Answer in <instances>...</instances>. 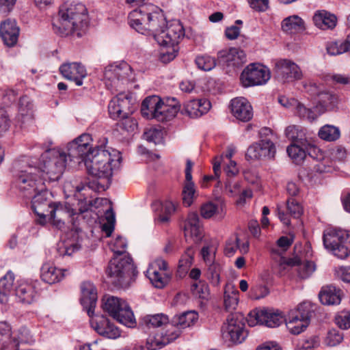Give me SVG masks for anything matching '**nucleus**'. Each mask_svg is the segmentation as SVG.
<instances>
[{"instance_id": "473e14b6", "label": "nucleus", "mask_w": 350, "mask_h": 350, "mask_svg": "<svg viewBox=\"0 0 350 350\" xmlns=\"http://www.w3.org/2000/svg\"><path fill=\"white\" fill-rule=\"evenodd\" d=\"M161 100V98L155 95L146 97L143 100L141 106L142 116L147 119L156 120V114Z\"/></svg>"}, {"instance_id": "f257e3e1", "label": "nucleus", "mask_w": 350, "mask_h": 350, "mask_svg": "<svg viewBox=\"0 0 350 350\" xmlns=\"http://www.w3.org/2000/svg\"><path fill=\"white\" fill-rule=\"evenodd\" d=\"M129 23L139 33L152 35L161 46L159 58L163 63L173 60L178 51V44L185 36V29L178 21L167 25L164 15L155 5L144 6L129 15Z\"/></svg>"}, {"instance_id": "aec40b11", "label": "nucleus", "mask_w": 350, "mask_h": 350, "mask_svg": "<svg viewBox=\"0 0 350 350\" xmlns=\"http://www.w3.org/2000/svg\"><path fill=\"white\" fill-rule=\"evenodd\" d=\"M230 111L234 117L243 122H247L253 117L252 105L243 97L235 98L231 100Z\"/></svg>"}, {"instance_id": "5fc2aeb1", "label": "nucleus", "mask_w": 350, "mask_h": 350, "mask_svg": "<svg viewBox=\"0 0 350 350\" xmlns=\"http://www.w3.org/2000/svg\"><path fill=\"white\" fill-rule=\"evenodd\" d=\"M296 266H298V275L302 279L308 278L314 271L316 267L313 262L306 261L303 263L299 262ZM295 267V265L294 266Z\"/></svg>"}, {"instance_id": "a19ab883", "label": "nucleus", "mask_w": 350, "mask_h": 350, "mask_svg": "<svg viewBox=\"0 0 350 350\" xmlns=\"http://www.w3.org/2000/svg\"><path fill=\"white\" fill-rule=\"evenodd\" d=\"M259 141L262 159L274 160L276 154V148L274 143L267 138L261 139Z\"/></svg>"}, {"instance_id": "cd10ccee", "label": "nucleus", "mask_w": 350, "mask_h": 350, "mask_svg": "<svg viewBox=\"0 0 350 350\" xmlns=\"http://www.w3.org/2000/svg\"><path fill=\"white\" fill-rule=\"evenodd\" d=\"M211 107V102L207 99H193L185 105V111L190 118H196L206 113Z\"/></svg>"}, {"instance_id": "680f3d73", "label": "nucleus", "mask_w": 350, "mask_h": 350, "mask_svg": "<svg viewBox=\"0 0 350 350\" xmlns=\"http://www.w3.org/2000/svg\"><path fill=\"white\" fill-rule=\"evenodd\" d=\"M191 290L193 295L202 299H206L209 295L208 285L203 282H195L191 285Z\"/></svg>"}, {"instance_id": "2eb2a0df", "label": "nucleus", "mask_w": 350, "mask_h": 350, "mask_svg": "<svg viewBox=\"0 0 350 350\" xmlns=\"http://www.w3.org/2000/svg\"><path fill=\"white\" fill-rule=\"evenodd\" d=\"M49 192L45 189L44 186L43 189H38L30 198L31 200V207L34 213L39 216L38 222L41 225L46 224V217L48 215L49 211L53 206L48 200Z\"/></svg>"}, {"instance_id": "a878e982", "label": "nucleus", "mask_w": 350, "mask_h": 350, "mask_svg": "<svg viewBox=\"0 0 350 350\" xmlns=\"http://www.w3.org/2000/svg\"><path fill=\"white\" fill-rule=\"evenodd\" d=\"M90 324L98 334L107 338L115 339L120 335L119 329L104 317H101L98 320L92 319Z\"/></svg>"}, {"instance_id": "a18cd8bd", "label": "nucleus", "mask_w": 350, "mask_h": 350, "mask_svg": "<svg viewBox=\"0 0 350 350\" xmlns=\"http://www.w3.org/2000/svg\"><path fill=\"white\" fill-rule=\"evenodd\" d=\"M217 250V243L216 241H211L202 247L201 255L206 265L216 262L215 254Z\"/></svg>"}, {"instance_id": "4d7b16f0", "label": "nucleus", "mask_w": 350, "mask_h": 350, "mask_svg": "<svg viewBox=\"0 0 350 350\" xmlns=\"http://www.w3.org/2000/svg\"><path fill=\"white\" fill-rule=\"evenodd\" d=\"M317 108V107H315L314 110H312L311 109L307 108L303 104L298 103L296 106V111L301 118H306L309 121L312 122L314 120L318 117V116H319V113L317 114L314 111Z\"/></svg>"}, {"instance_id": "774afa93", "label": "nucleus", "mask_w": 350, "mask_h": 350, "mask_svg": "<svg viewBox=\"0 0 350 350\" xmlns=\"http://www.w3.org/2000/svg\"><path fill=\"white\" fill-rule=\"evenodd\" d=\"M304 90L312 96H319L321 92L323 89V86L321 84H317L312 80H309L303 83Z\"/></svg>"}, {"instance_id": "bf43d9fd", "label": "nucleus", "mask_w": 350, "mask_h": 350, "mask_svg": "<svg viewBox=\"0 0 350 350\" xmlns=\"http://www.w3.org/2000/svg\"><path fill=\"white\" fill-rule=\"evenodd\" d=\"M260 149V141L250 146L245 153V159L248 161L262 160Z\"/></svg>"}, {"instance_id": "dca6fc26", "label": "nucleus", "mask_w": 350, "mask_h": 350, "mask_svg": "<svg viewBox=\"0 0 350 350\" xmlns=\"http://www.w3.org/2000/svg\"><path fill=\"white\" fill-rule=\"evenodd\" d=\"M167 268V262L161 258L157 259L150 264L146 275L156 288H161L166 284L167 278L165 271Z\"/></svg>"}, {"instance_id": "c03bdc74", "label": "nucleus", "mask_w": 350, "mask_h": 350, "mask_svg": "<svg viewBox=\"0 0 350 350\" xmlns=\"http://www.w3.org/2000/svg\"><path fill=\"white\" fill-rule=\"evenodd\" d=\"M113 99L118 100V107L120 111V118H127L132 112V104L131 98L124 94H120Z\"/></svg>"}, {"instance_id": "f3484780", "label": "nucleus", "mask_w": 350, "mask_h": 350, "mask_svg": "<svg viewBox=\"0 0 350 350\" xmlns=\"http://www.w3.org/2000/svg\"><path fill=\"white\" fill-rule=\"evenodd\" d=\"M217 59L228 68L232 69L242 66L247 62L245 53L235 47L219 51Z\"/></svg>"}, {"instance_id": "5701e85b", "label": "nucleus", "mask_w": 350, "mask_h": 350, "mask_svg": "<svg viewBox=\"0 0 350 350\" xmlns=\"http://www.w3.org/2000/svg\"><path fill=\"white\" fill-rule=\"evenodd\" d=\"M286 213L283 207L277 206L278 216L280 220L286 226L291 224L290 216L293 218H299L303 214L304 210L301 205L295 199L289 198L286 201Z\"/></svg>"}, {"instance_id": "79ce46f5", "label": "nucleus", "mask_w": 350, "mask_h": 350, "mask_svg": "<svg viewBox=\"0 0 350 350\" xmlns=\"http://www.w3.org/2000/svg\"><path fill=\"white\" fill-rule=\"evenodd\" d=\"M20 116L22 124L31 122L33 119V104L26 96L21 98Z\"/></svg>"}, {"instance_id": "4c0bfd02", "label": "nucleus", "mask_w": 350, "mask_h": 350, "mask_svg": "<svg viewBox=\"0 0 350 350\" xmlns=\"http://www.w3.org/2000/svg\"><path fill=\"white\" fill-rule=\"evenodd\" d=\"M169 321L168 317L163 313L148 314L142 319V325L146 328L164 326Z\"/></svg>"}, {"instance_id": "20e7f679", "label": "nucleus", "mask_w": 350, "mask_h": 350, "mask_svg": "<svg viewBox=\"0 0 350 350\" xmlns=\"http://www.w3.org/2000/svg\"><path fill=\"white\" fill-rule=\"evenodd\" d=\"M67 161L66 154L57 148H51L44 152L40 159L38 172L44 179L57 181L62 177Z\"/></svg>"}, {"instance_id": "6e6552de", "label": "nucleus", "mask_w": 350, "mask_h": 350, "mask_svg": "<svg viewBox=\"0 0 350 350\" xmlns=\"http://www.w3.org/2000/svg\"><path fill=\"white\" fill-rule=\"evenodd\" d=\"M37 172L38 170L36 167L28 166L16 175V186L27 198H31L38 189H44V183L38 178Z\"/></svg>"}, {"instance_id": "49530a36", "label": "nucleus", "mask_w": 350, "mask_h": 350, "mask_svg": "<svg viewBox=\"0 0 350 350\" xmlns=\"http://www.w3.org/2000/svg\"><path fill=\"white\" fill-rule=\"evenodd\" d=\"M195 249L190 246L187 248L185 253L179 260L178 269L180 271L185 273L193 264Z\"/></svg>"}, {"instance_id": "c756f323", "label": "nucleus", "mask_w": 350, "mask_h": 350, "mask_svg": "<svg viewBox=\"0 0 350 350\" xmlns=\"http://www.w3.org/2000/svg\"><path fill=\"white\" fill-rule=\"evenodd\" d=\"M65 271L57 268L52 263L46 262L42 266L40 276L44 282L52 284L62 280Z\"/></svg>"}, {"instance_id": "4468645a", "label": "nucleus", "mask_w": 350, "mask_h": 350, "mask_svg": "<svg viewBox=\"0 0 350 350\" xmlns=\"http://www.w3.org/2000/svg\"><path fill=\"white\" fill-rule=\"evenodd\" d=\"M247 321L250 326L260 324L269 327H275L284 321V317L281 312L278 311L274 312L268 309H256L250 312Z\"/></svg>"}, {"instance_id": "39448f33", "label": "nucleus", "mask_w": 350, "mask_h": 350, "mask_svg": "<svg viewBox=\"0 0 350 350\" xmlns=\"http://www.w3.org/2000/svg\"><path fill=\"white\" fill-rule=\"evenodd\" d=\"M135 272L133 260L126 255L113 257L109 261L106 270L109 282L118 288L128 286Z\"/></svg>"}, {"instance_id": "6e6d98bb", "label": "nucleus", "mask_w": 350, "mask_h": 350, "mask_svg": "<svg viewBox=\"0 0 350 350\" xmlns=\"http://www.w3.org/2000/svg\"><path fill=\"white\" fill-rule=\"evenodd\" d=\"M182 195L183 204L186 206H191L196 198L195 185H191V183L184 185Z\"/></svg>"}, {"instance_id": "72a5a7b5", "label": "nucleus", "mask_w": 350, "mask_h": 350, "mask_svg": "<svg viewBox=\"0 0 350 350\" xmlns=\"http://www.w3.org/2000/svg\"><path fill=\"white\" fill-rule=\"evenodd\" d=\"M314 25L321 29H333L336 25L337 18L335 15L325 10L317 11L313 16Z\"/></svg>"}, {"instance_id": "13d9d810", "label": "nucleus", "mask_w": 350, "mask_h": 350, "mask_svg": "<svg viewBox=\"0 0 350 350\" xmlns=\"http://www.w3.org/2000/svg\"><path fill=\"white\" fill-rule=\"evenodd\" d=\"M105 216L107 223L103 225L102 229L106 233L107 237H109L114 230L115 214L113 210L109 208L106 211Z\"/></svg>"}, {"instance_id": "6ab92c4d", "label": "nucleus", "mask_w": 350, "mask_h": 350, "mask_svg": "<svg viewBox=\"0 0 350 350\" xmlns=\"http://www.w3.org/2000/svg\"><path fill=\"white\" fill-rule=\"evenodd\" d=\"M81 303L87 310L89 317H92L97 301V291L90 282H84L81 286Z\"/></svg>"}, {"instance_id": "7ed1b4c3", "label": "nucleus", "mask_w": 350, "mask_h": 350, "mask_svg": "<svg viewBox=\"0 0 350 350\" xmlns=\"http://www.w3.org/2000/svg\"><path fill=\"white\" fill-rule=\"evenodd\" d=\"M59 19L57 25L59 33L62 36H82L88 27V13L85 6L81 3H65L59 9Z\"/></svg>"}, {"instance_id": "9b49d317", "label": "nucleus", "mask_w": 350, "mask_h": 350, "mask_svg": "<svg viewBox=\"0 0 350 350\" xmlns=\"http://www.w3.org/2000/svg\"><path fill=\"white\" fill-rule=\"evenodd\" d=\"M269 70L258 64H250L246 66L240 76V81L243 87L261 85L265 84L270 79Z\"/></svg>"}, {"instance_id": "2f4dec72", "label": "nucleus", "mask_w": 350, "mask_h": 350, "mask_svg": "<svg viewBox=\"0 0 350 350\" xmlns=\"http://www.w3.org/2000/svg\"><path fill=\"white\" fill-rule=\"evenodd\" d=\"M308 144V145L305 146L306 154L314 160L320 162L314 166L315 171L319 173L328 172L329 167H327L325 164L321 163V161L325 159L323 152L317 146L314 145L313 141L309 138Z\"/></svg>"}, {"instance_id": "f03ea898", "label": "nucleus", "mask_w": 350, "mask_h": 350, "mask_svg": "<svg viewBox=\"0 0 350 350\" xmlns=\"http://www.w3.org/2000/svg\"><path fill=\"white\" fill-rule=\"evenodd\" d=\"M107 143V139H103L100 145L88 151L83 161L89 174L109 183L113 169L120 165L121 157L118 151L105 149Z\"/></svg>"}, {"instance_id": "37998d69", "label": "nucleus", "mask_w": 350, "mask_h": 350, "mask_svg": "<svg viewBox=\"0 0 350 350\" xmlns=\"http://www.w3.org/2000/svg\"><path fill=\"white\" fill-rule=\"evenodd\" d=\"M120 70L116 65H109L105 68L104 80L108 88H118V72Z\"/></svg>"}, {"instance_id": "864d4df0", "label": "nucleus", "mask_w": 350, "mask_h": 350, "mask_svg": "<svg viewBox=\"0 0 350 350\" xmlns=\"http://www.w3.org/2000/svg\"><path fill=\"white\" fill-rule=\"evenodd\" d=\"M29 332L26 327H21L18 330L12 331V345L18 347L20 343L29 341Z\"/></svg>"}, {"instance_id": "e2e57ef3", "label": "nucleus", "mask_w": 350, "mask_h": 350, "mask_svg": "<svg viewBox=\"0 0 350 350\" xmlns=\"http://www.w3.org/2000/svg\"><path fill=\"white\" fill-rule=\"evenodd\" d=\"M337 325L342 329L350 328V312L342 311L335 318Z\"/></svg>"}, {"instance_id": "9d476101", "label": "nucleus", "mask_w": 350, "mask_h": 350, "mask_svg": "<svg viewBox=\"0 0 350 350\" xmlns=\"http://www.w3.org/2000/svg\"><path fill=\"white\" fill-rule=\"evenodd\" d=\"M223 327V336L234 344H240L247 336L245 329V319L238 313H231Z\"/></svg>"}, {"instance_id": "603ef678", "label": "nucleus", "mask_w": 350, "mask_h": 350, "mask_svg": "<svg viewBox=\"0 0 350 350\" xmlns=\"http://www.w3.org/2000/svg\"><path fill=\"white\" fill-rule=\"evenodd\" d=\"M318 101L323 108L332 107L337 102V96L329 92L324 90L323 88L318 96Z\"/></svg>"}, {"instance_id": "0e129e2a", "label": "nucleus", "mask_w": 350, "mask_h": 350, "mask_svg": "<svg viewBox=\"0 0 350 350\" xmlns=\"http://www.w3.org/2000/svg\"><path fill=\"white\" fill-rule=\"evenodd\" d=\"M219 211V207L213 202H207L202 205L200 214L202 217L209 219Z\"/></svg>"}, {"instance_id": "69168bd1", "label": "nucleus", "mask_w": 350, "mask_h": 350, "mask_svg": "<svg viewBox=\"0 0 350 350\" xmlns=\"http://www.w3.org/2000/svg\"><path fill=\"white\" fill-rule=\"evenodd\" d=\"M118 67L120 70L118 72V85L121 81L130 80L131 77L132 70L131 68L126 63L123 62L120 64L116 65Z\"/></svg>"}, {"instance_id": "bb28decb", "label": "nucleus", "mask_w": 350, "mask_h": 350, "mask_svg": "<svg viewBox=\"0 0 350 350\" xmlns=\"http://www.w3.org/2000/svg\"><path fill=\"white\" fill-rule=\"evenodd\" d=\"M347 241H350L349 234L342 230H329L323 234V244L327 249L330 250Z\"/></svg>"}, {"instance_id": "b1692460", "label": "nucleus", "mask_w": 350, "mask_h": 350, "mask_svg": "<svg viewBox=\"0 0 350 350\" xmlns=\"http://www.w3.org/2000/svg\"><path fill=\"white\" fill-rule=\"evenodd\" d=\"M74 215L73 211H70L66 206L60 202L53 203V206L48 212L51 224L58 229L64 228L66 217Z\"/></svg>"}, {"instance_id": "7c9ffc66", "label": "nucleus", "mask_w": 350, "mask_h": 350, "mask_svg": "<svg viewBox=\"0 0 350 350\" xmlns=\"http://www.w3.org/2000/svg\"><path fill=\"white\" fill-rule=\"evenodd\" d=\"M342 291L334 286H326L319 294L321 302L324 305H338L342 299Z\"/></svg>"}, {"instance_id": "de8ad7c7", "label": "nucleus", "mask_w": 350, "mask_h": 350, "mask_svg": "<svg viewBox=\"0 0 350 350\" xmlns=\"http://www.w3.org/2000/svg\"><path fill=\"white\" fill-rule=\"evenodd\" d=\"M239 302V292L237 291H225L224 304L225 310L232 312L236 309Z\"/></svg>"}, {"instance_id": "ea45409f", "label": "nucleus", "mask_w": 350, "mask_h": 350, "mask_svg": "<svg viewBox=\"0 0 350 350\" xmlns=\"http://www.w3.org/2000/svg\"><path fill=\"white\" fill-rule=\"evenodd\" d=\"M16 297L19 301L24 304H31L34 298V291L33 288L27 284L19 285L14 291Z\"/></svg>"}, {"instance_id": "4be33fe9", "label": "nucleus", "mask_w": 350, "mask_h": 350, "mask_svg": "<svg viewBox=\"0 0 350 350\" xmlns=\"http://www.w3.org/2000/svg\"><path fill=\"white\" fill-rule=\"evenodd\" d=\"M20 29L14 19H6L0 25V35L4 44L9 46H14L18 38Z\"/></svg>"}, {"instance_id": "8fccbe9b", "label": "nucleus", "mask_w": 350, "mask_h": 350, "mask_svg": "<svg viewBox=\"0 0 350 350\" xmlns=\"http://www.w3.org/2000/svg\"><path fill=\"white\" fill-rule=\"evenodd\" d=\"M92 137L89 133H83L79 137L75 139L73 142L76 146V148L79 152L83 151V148L90 147L92 150ZM90 149H88L89 150Z\"/></svg>"}, {"instance_id": "f8f14e48", "label": "nucleus", "mask_w": 350, "mask_h": 350, "mask_svg": "<svg viewBox=\"0 0 350 350\" xmlns=\"http://www.w3.org/2000/svg\"><path fill=\"white\" fill-rule=\"evenodd\" d=\"M308 133H287L291 144L287 147L288 155L296 165H301L306 158L305 146L308 145Z\"/></svg>"}, {"instance_id": "c9c22d12", "label": "nucleus", "mask_w": 350, "mask_h": 350, "mask_svg": "<svg viewBox=\"0 0 350 350\" xmlns=\"http://www.w3.org/2000/svg\"><path fill=\"white\" fill-rule=\"evenodd\" d=\"M14 275L12 271H8L0 280V302L6 304L8 301V296L13 291Z\"/></svg>"}, {"instance_id": "f704fd0d", "label": "nucleus", "mask_w": 350, "mask_h": 350, "mask_svg": "<svg viewBox=\"0 0 350 350\" xmlns=\"http://www.w3.org/2000/svg\"><path fill=\"white\" fill-rule=\"evenodd\" d=\"M282 29L287 33H295L305 30V23L297 15L285 18L281 24Z\"/></svg>"}, {"instance_id": "ddd939ff", "label": "nucleus", "mask_w": 350, "mask_h": 350, "mask_svg": "<svg viewBox=\"0 0 350 350\" xmlns=\"http://www.w3.org/2000/svg\"><path fill=\"white\" fill-rule=\"evenodd\" d=\"M292 243V239L286 237H282L277 241V247L271 250L273 258L278 262L281 275L288 271L290 268L297 265L299 262V258L297 256L289 258L283 256V254L288 249Z\"/></svg>"}, {"instance_id": "412c9836", "label": "nucleus", "mask_w": 350, "mask_h": 350, "mask_svg": "<svg viewBox=\"0 0 350 350\" xmlns=\"http://www.w3.org/2000/svg\"><path fill=\"white\" fill-rule=\"evenodd\" d=\"M184 232L187 239H191L195 243L201 241L203 237V229L197 213H191L188 215L185 222Z\"/></svg>"}, {"instance_id": "c85d7f7f", "label": "nucleus", "mask_w": 350, "mask_h": 350, "mask_svg": "<svg viewBox=\"0 0 350 350\" xmlns=\"http://www.w3.org/2000/svg\"><path fill=\"white\" fill-rule=\"evenodd\" d=\"M153 210L157 213V220L161 224H167L176 211V205L170 200L156 201L152 204Z\"/></svg>"}, {"instance_id": "338daca9", "label": "nucleus", "mask_w": 350, "mask_h": 350, "mask_svg": "<svg viewBox=\"0 0 350 350\" xmlns=\"http://www.w3.org/2000/svg\"><path fill=\"white\" fill-rule=\"evenodd\" d=\"M343 46V42H332L327 44L326 50L331 55H340L347 52L346 46Z\"/></svg>"}, {"instance_id": "09e8293b", "label": "nucleus", "mask_w": 350, "mask_h": 350, "mask_svg": "<svg viewBox=\"0 0 350 350\" xmlns=\"http://www.w3.org/2000/svg\"><path fill=\"white\" fill-rule=\"evenodd\" d=\"M207 278L213 286L219 285L220 282L221 267L219 263L214 262L207 265Z\"/></svg>"}, {"instance_id": "e433bc0d", "label": "nucleus", "mask_w": 350, "mask_h": 350, "mask_svg": "<svg viewBox=\"0 0 350 350\" xmlns=\"http://www.w3.org/2000/svg\"><path fill=\"white\" fill-rule=\"evenodd\" d=\"M164 326L165 330L161 334V340H156L154 341L156 345H166L176 340L180 335V329L175 325L173 321L170 323L168 322L166 325H164Z\"/></svg>"}, {"instance_id": "58836bf2", "label": "nucleus", "mask_w": 350, "mask_h": 350, "mask_svg": "<svg viewBox=\"0 0 350 350\" xmlns=\"http://www.w3.org/2000/svg\"><path fill=\"white\" fill-rule=\"evenodd\" d=\"M198 319V313L194 311H188L180 315L175 316L172 321L181 330L193 325Z\"/></svg>"}, {"instance_id": "052dcab7", "label": "nucleus", "mask_w": 350, "mask_h": 350, "mask_svg": "<svg viewBox=\"0 0 350 350\" xmlns=\"http://www.w3.org/2000/svg\"><path fill=\"white\" fill-rule=\"evenodd\" d=\"M342 340L343 334L340 331L333 329L327 332L325 342L328 346L334 347L340 344Z\"/></svg>"}, {"instance_id": "0eeeda50", "label": "nucleus", "mask_w": 350, "mask_h": 350, "mask_svg": "<svg viewBox=\"0 0 350 350\" xmlns=\"http://www.w3.org/2000/svg\"><path fill=\"white\" fill-rule=\"evenodd\" d=\"M314 314V306L308 302L299 304L297 308L289 312L286 325L293 334H299L308 326Z\"/></svg>"}, {"instance_id": "423d86ee", "label": "nucleus", "mask_w": 350, "mask_h": 350, "mask_svg": "<svg viewBox=\"0 0 350 350\" xmlns=\"http://www.w3.org/2000/svg\"><path fill=\"white\" fill-rule=\"evenodd\" d=\"M103 308L113 319L127 327H132L135 323L133 311L123 299L114 296H105Z\"/></svg>"}, {"instance_id": "3c124183", "label": "nucleus", "mask_w": 350, "mask_h": 350, "mask_svg": "<svg viewBox=\"0 0 350 350\" xmlns=\"http://www.w3.org/2000/svg\"><path fill=\"white\" fill-rule=\"evenodd\" d=\"M196 64L198 68L204 71H209L215 67L216 61L213 57L208 55H201L196 57Z\"/></svg>"}, {"instance_id": "a211bd4d", "label": "nucleus", "mask_w": 350, "mask_h": 350, "mask_svg": "<svg viewBox=\"0 0 350 350\" xmlns=\"http://www.w3.org/2000/svg\"><path fill=\"white\" fill-rule=\"evenodd\" d=\"M59 72L65 79L74 81L78 86L83 85V79L87 76L85 67L78 62L63 64Z\"/></svg>"}, {"instance_id": "393cba45", "label": "nucleus", "mask_w": 350, "mask_h": 350, "mask_svg": "<svg viewBox=\"0 0 350 350\" xmlns=\"http://www.w3.org/2000/svg\"><path fill=\"white\" fill-rule=\"evenodd\" d=\"M180 110V105L175 98L167 100L166 102L161 100L156 120L159 122H168L174 119Z\"/></svg>"}, {"instance_id": "1a4fd4ad", "label": "nucleus", "mask_w": 350, "mask_h": 350, "mask_svg": "<svg viewBox=\"0 0 350 350\" xmlns=\"http://www.w3.org/2000/svg\"><path fill=\"white\" fill-rule=\"evenodd\" d=\"M274 78L282 83H290L303 77V72L295 62L289 59L275 60L273 67Z\"/></svg>"}]
</instances>
